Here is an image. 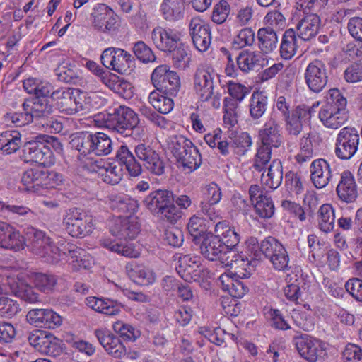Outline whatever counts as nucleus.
I'll return each instance as SVG.
<instances>
[{
  "instance_id": "f257e3e1",
  "label": "nucleus",
  "mask_w": 362,
  "mask_h": 362,
  "mask_svg": "<svg viewBox=\"0 0 362 362\" xmlns=\"http://www.w3.org/2000/svg\"><path fill=\"white\" fill-rule=\"evenodd\" d=\"M133 153L127 145H122L117 151L116 158L121 165H124L128 173L137 177L143 169L139 160L151 173L156 175L164 174L165 164L158 152L151 145L140 142L134 148Z\"/></svg>"
},
{
  "instance_id": "f03ea898",
  "label": "nucleus",
  "mask_w": 362,
  "mask_h": 362,
  "mask_svg": "<svg viewBox=\"0 0 362 362\" xmlns=\"http://www.w3.org/2000/svg\"><path fill=\"white\" fill-rule=\"evenodd\" d=\"M26 246L35 255L45 259L49 264L57 263L63 255L69 254L76 257V262L81 258L84 250L68 243L62 249L52 245L50 238L33 227H28L24 236V247Z\"/></svg>"
},
{
  "instance_id": "7ed1b4c3",
  "label": "nucleus",
  "mask_w": 362,
  "mask_h": 362,
  "mask_svg": "<svg viewBox=\"0 0 362 362\" xmlns=\"http://www.w3.org/2000/svg\"><path fill=\"white\" fill-rule=\"evenodd\" d=\"M346 105V98L340 90L338 88H331L327 93L325 103L318 113L320 122L328 129L340 128L348 119Z\"/></svg>"
},
{
  "instance_id": "20e7f679",
  "label": "nucleus",
  "mask_w": 362,
  "mask_h": 362,
  "mask_svg": "<svg viewBox=\"0 0 362 362\" xmlns=\"http://www.w3.org/2000/svg\"><path fill=\"white\" fill-rule=\"evenodd\" d=\"M70 144L72 148L84 155L93 153L99 156H107L113 150L111 138L100 132L78 133L72 138Z\"/></svg>"
},
{
  "instance_id": "39448f33",
  "label": "nucleus",
  "mask_w": 362,
  "mask_h": 362,
  "mask_svg": "<svg viewBox=\"0 0 362 362\" xmlns=\"http://www.w3.org/2000/svg\"><path fill=\"white\" fill-rule=\"evenodd\" d=\"M167 145L168 150L184 168L192 172L200 167L201 154L189 139L181 135H173L168 138Z\"/></svg>"
},
{
  "instance_id": "423d86ee",
  "label": "nucleus",
  "mask_w": 362,
  "mask_h": 362,
  "mask_svg": "<svg viewBox=\"0 0 362 362\" xmlns=\"http://www.w3.org/2000/svg\"><path fill=\"white\" fill-rule=\"evenodd\" d=\"M247 247L257 248L269 260L275 270L286 272L290 269L288 253L283 244L274 237L269 236L260 244L256 238L251 237L246 242Z\"/></svg>"
},
{
  "instance_id": "0eeeda50",
  "label": "nucleus",
  "mask_w": 362,
  "mask_h": 362,
  "mask_svg": "<svg viewBox=\"0 0 362 362\" xmlns=\"http://www.w3.org/2000/svg\"><path fill=\"white\" fill-rule=\"evenodd\" d=\"M102 127L124 136H129L139 123L137 114L130 107L119 105L102 115Z\"/></svg>"
},
{
  "instance_id": "6e6552de",
  "label": "nucleus",
  "mask_w": 362,
  "mask_h": 362,
  "mask_svg": "<svg viewBox=\"0 0 362 362\" xmlns=\"http://www.w3.org/2000/svg\"><path fill=\"white\" fill-rule=\"evenodd\" d=\"M24 103V125L35 122L36 125L44 129L45 132L56 134L63 129V124L60 121L53 117H49L52 112V107L47 103H36L31 106Z\"/></svg>"
},
{
  "instance_id": "1a4fd4ad",
  "label": "nucleus",
  "mask_w": 362,
  "mask_h": 362,
  "mask_svg": "<svg viewBox=\"0 0 362 362\" xmlns=\"http://www.w3.org/2000/svg\"><path fill=\"white\" fill-rule=\"evenodd\" d=\"M63 223L66 232L76 238L86 236L93 228V218L76 208L69 209Z\"/></svg>"
},
{
  "instance_id": "9d476101",
  "label": "nucleus",
  "mask_w": 362,
  "mask_h": 362,
  "mask_svg": "<svg viewBox=\"0 0 362 362\" xmlns=\"http://www.w3.org/2000/svg\"><path fill=\"white\" fill-rule=\"evenodd\" d=\"M104 66L119 74H127L132 71L133 58L127 51L115 47L106 48L100 56Z\"/></svg>"
},
{
  "instance_id": "9b49d317",
  "label": "nucleus",
  "mask_w": 362,
  "mask_h": 362,
  "mask_svg": "<svg viewBox=\"0 0 362 362\" xmlns=\"http://www.w3.org/2000/svg\"><path fill=\"white\" fill-rule=\"evenodd\" d=\"M151 81L157 90L170 96L177 95L180 89L177 74L170 71L167 65L157 66L151 74Z\"/></svg>"
},
{
  "instance_id": "f8f14e48",
  "label": "nucleus",
  "mask_w": 362,
  "mask_h": 362,
  "mask_svg": "<svg viewBox=\"0 0 362 362\" xmlns=\"http://www.w3.org/2000/svg\"><path fill=\"white\" fill-rule=\"evenodd\" d=\"M216 75L214 69L208 64H201L197 68L194 75V88L202 101L208 102L213 95Z\"/></svg>"
},
{
  "instance_id": "ddd939ff",
  "label": "nucleus",
  "mask_w": 362,
  "mask_h": 362,
  "mask_svg": "<svg viewBox=\"0 0 362 362\" xmlns=\"http://www.w3.org/2000/svg\"><path fill=\"white\" fill-rule=\"evenodd\" d=\"M359 143L358 131L353 127L341 129L335 144L336 156L342 160H348L356 153Z\"/></svg>"
},
{
  "instance_id": "4468645a",
  "label": "nucleus",
  "mask_w": 362,
  "mask_h": 362,
  "mask_svg": "<svg viewBox=\"0 0 362 362\" xmlns=\"http://www.w3.org/2000/svg\"><path fill=\"white\" fill-rule=\"evenodd\" d=\"M305 83L313 93L321 92L328 81L327 70L325 64L319 59L310 62L304 72Z\"/></svg>"
},
{
  "instance_id": "2eb2a0df",
  "label": "nucleus",
  "mask_w": 362,
  "mask_h": 362,
  "mask_svg": "<svg viewBox=\"0 0 362 362\" xmlns=\"http://www.w3.org/2000/svg\"><path fill=\"white\" fill-rule=\"evenodd\" d=\"M53 153L44 142L30 140L24 142V163L29 162L47 165L53 163Z\"/></svg>"
},
{
  "instance_id": "dca6fc26",
  "label": "nucleus",
  "mask_w": 362,
  "mask_h": 362,
  "mask_svg": "<svg viewBox=\"0 0 362 362\" xmlns=\"http://www.w3.org/2000/svg\"><path fill=\"white\" fill-rule=\"evenodd\" d=\"M189 34L194 47L200 52H204L211 43V28L203 19L192 18L189 23Z\"/></svg>"
},
{
  "instance_id": "f3484780",
  "label": "nucleus",
  "mask_w": 362,
  "mask_h": 362,
  "mask_svg": "<svg viewBox=\"0 0 362 362\" xmlns=\"http://www.w3.org/2000/svg\"><path fill=\"white\" fill-rule=\"evenodd\" d=\"M300 355L310 362H316L324 351L322 342L308 334H300L293 339Z\"/></svg>"
},
{
  "instance_id": "a211bd4d",
  "label": "nucleus",
  "mask_w": 362,
  "mask_h": 362,
  "mask_svg": "<svg viewBox=\"0 0 362 362\" xmlns=\"http://www.w3.org/2000/svg\"><path fill=\"white\" fill-rule=\"evenodd\" d=\"M28 341L36 351L43 354L56 356L62 351L58 339L40 329L30 332Z\"/></svg>"
},
{
  "instance_id": "6ab92c4d",
  "label": "nucleus",
  "mask_w": 362,
  "mask_h": 362,
  "mask_svg": "<svg viewBox=\"0 0 362 362\" xmlns=\"http://www.w3.org/2000/svg\"><path fill=\"white\" fill-rule=\"evenodd\" d=\"M110 232L121 239H134L140 231L137 218L134 216H117L110 223Z\"/></svg>"
},
{
  "instance_id": "aec40b11",
  "label": "nucleus",
  "mask_w": 362,
  "mask_h": 362,
  "mask_svg": "<svg viewBox=\"0 0 362 362\" xmlns=\"http://www.w3.org/2000/svg\"><path fill=\"white\" fill-rule=\"evenodd\" d=\"M52 86L47 82H43L35 78H28L24 80V90L31 95L29 98H24V103H28L30 107L35 106L36 103H47L45 98L52 91ZM28 107V111H30Z\"/></svg>"
},
{
  "instance_id": "412c9836",
  "label": "nucleus",
  "mask_w": 362,
  "mask_h": 362,
  "mask_svg": "<svg viewBox=\"0 0 362 362\" xmlns=\"http://www.w3.org/2000/svg\"><path fill=\"white\" fill-rule=\"evenodd\" d=\"M151 39L158 49L168 52L180 44L181 34L175 29L158 26L153 29Z\"/></svg>"
},
{
  "instance_id": "4be33fe9",
  "label": "nucleus",
  "mask_w": 362,
  "mask_h": 362,
  "mask_svg": "<svg viewBox=\"0 0 362 362\" xmlns=\"http://www.w3.org/2000/svg\"><path fill=\"white\" fill-rule=\"evenodd\" d=\"M90 16L93 27L98 31L106 33L115 28L116 15L112 9L104 4L95 6Z\"/></svg>"
},
{
  "instance_id": "5701e85b",
  "label": "nucleus",
  "mask_w": 362,
  "mask_h": 362,
  "mask_svg": "<svg viewBox=\"0 0 362 362\" xmlns=\"http://www.w3.org/2000/svg\"><path fill=\"white\" fill-rule=\"evenodd\" d=\"M100 344L105 351L115 358H122L125 354V346L119 337L107 329H97L94 332Z\"/></svg>"
},
{
  "instance_id": "b1692460",
  "label": "nucleus",
  "mask_w": 362,
  "mask_h": 362,
  "mask_svg": "<svg viewBox=\"0 0 362 362\" xmlns=\"http://www.w3.org/2000/svg\"><path fill=\"white\" fill-rule=\"evenodd\" d=\"M321 25L320 16L315 13H305L296 25V34L304 41L310 40L318 33Z\"/></svg>"
},
{
  "instance_id": "393cba45",
  "label": "nucleus",
  "mask_w": 362,
  "mask_h": 362,
  "mask_svg": "<svg viewBox=\"0 0 362 362\" xmlns=\"http://www.w3.org/2000/svg\"><path fill=\"white\" fill-rule=\"evenodd\" d=\"M43 170L38 165L24 166V192L28 194H45L46 189L40 187Z\"/></svg>"
},
{
  "instance_id": "a878e982",
  "label": "nucleus",
  "mask_w": 362,
  "mask_h": 362,
  "mask_svg": "<svg viewBox=\"0 0 362 362\" xmlns=\"http://www.w3.org/2000/svg\"><path fill=\"white\" fill-rule=\"evenodd\" d=\"M310 171L312 182L317 189L325 187L332 176L330 165L322 158L313 160L310 165Z\"/></svg>"
},
{
  "instance_id": "bb28decb",
  "label": "nucleus",
  "mask_w": 362,
  "mask_h": 362,
  "mask_svg": "<svg viewBox=\"0 0 362 362\" xmlns=\"http://www.w3.org/2000/svg\"><path fill=\"white\" fill-rule=\"evenodd\" d=\"M336 191L339 199L345 203H352L356 200L357 185L351 172L346 170L341 174Z\"/></svg>"
},
{
  "instance_id": "cd10ccee",
  "label": "nucleus",
  "mask_w": 362,
  "mask_h": 362,
  "mask_svg": "<svg viewBox=\"0 0 362 362\" xmlns=\"http://www.w3.org/2000/svg\"><path fill=\"white\" fill-rule=\"evenodd\" d=\"M174 201L172 192L158 189L151 192L144 200L145 206L154 215H157L171 202Z\"/></svg>"
},
{
  "instance_id": "c85d7f7f",
  "label": "nucleus",
  "mask_w": 362,
  "mask_h": 362,
  "mask_svg": "<svg viewBox=\"0 0 362 362\" xmlns=\"http://www.w3.org/2000/svg\"><path fill=\"white\" fill-rule=\"evenodd\" d=\"M28 281L42 292L49 293L54 291L58 278L52 274L37 272L31 269H24Z\"/></svg>"
},
{
  "instance_id": "c756f323",
  "label": "nucleus",
  "mask_w": 362,
  "mask_h": 362,
  "mask_svg": "<svg viewBox=\"0 0 362 362\" xmlns=\"http://www.w3.org/2000/svg\"><path fill=\"white\" fill-rule=\"evenodd\" d=\"M75 93H77V89L60 88L52 90L50 95L56 101V106L60 112L71 115H74Z\"/></svg>"
},
{
  "instance_id": "7c9ffc66",
  "label": "nucleus",
  "mask_w": 362,
  "mask_h": 362,
  "mask_svg": "<svg viewBox=\"0 0 362 362\" xmlns=\"http://www.w3.org/2000/svg\"><path fill=\"white\" fill-rule=\"evenodd\" d=\"M259 136L261 145L272 148H279L282 144V136L280 134L279 126L272 119L267 122L264 127L259 130Z\"/></svg>"
},
{
  "instance_id": "2f4dec72",
  "label": "nucleus",
  "mask_w": 362,
  "mask_h": 362,
  "mask_svg": "<svg viewBox=\"0 0 362 362\" xmlns=\"http://www.w3.org/2000/svg\"><path fill=\"white\" fill-rule=\"evenodd\" d=\"M95 169L101 180L107 184L114 185L118 184L122 179L123 172L120 165L106 161H97Z\"/></svg>"
},
{
  "instance_id": "473e14b6",
  "label": "nucleus",
  "mask_w": 362,
  "mask_h": 362,
  "mask_svg": "<svg viewBox=\"0 0 362 362\" xmlns=\"http://www.w3.org/2000/svg\"><path fill=\"white\" fill-rule=\"evenodd\" d=\"M125 269L128 276L137 284L148 285L155 281L153 272L135 260L128 262Z\"/></svg>"
},
{
  "instance_id": "72a5a7b5",
  "label": "nucleus",
  "mask_w": 362,
  "mask_h": 362,
  "mask_svg": "<svg viewBox=\"0 0 362 362\" xmlns=\"http://www.w3.org/2000/svg\"><path fill=\"white\" fill-rule=\"evenodd\" d=\"M74 114L80 112H88L91 109H98L104 105L105 99L95 93H82L77 89L75 93Z\"/></svg>"
},
{
  "instance_id": "f704fd0d",
  "label": "nucleus",
  "mask_w": 362,
  "mask_h": 362,
  "mask_svg": "<svg viewBox=\"0 0 362 362\" xmlns=\"http://www.w3.org/2000/svg\"><path fill=\"white\" fill-rule=\"evenodd\" d=\"M202 238L199 247L200 252L205 258L210 261L218 260L223 250L227 249L216 235H206Z\"/></svg>"
},
{
  "instance_id": "c9c22d12",
  "label": "nucleus",
  "mask_w": 362,
  "mask_h": 362,
  "mask_svg": "<svg viewBox=\"0 0 362 362\" xmlns=\"http://www.w3.org/2000/svg\"><path fill=\"white\" fill-rule=\"evenodd\" d=\"M0 247L16 251L23 249L19 231H16L9 224L2 221H0Z\"/></svg>"
},
{
  "instance_id": "e433bc0d",
  "label": "nucleus",
  "mask_w": 362,
  "mask_h": 362,
  "mask_svg": "<svg viewBox=\"0 0 362 362\" xmlns=\"http://www.w3.org/2000/svg\"><path fill=\"white\" fill-rule=\"evenodd\" d=\"M247 248L252 253H254V257L249 259L240 255V257H237L238 259L233 263V273L235 277L238 279L249 278L255 270L257 264L256 259L259 257V252L257 248L252 250V245L250 247H247Z\"/></svg>"
},
{
  "instance_id": "4c0bfd02",
  "label": "nucleus",
  "mask_w": 362,
  "mask_h": 362,
  "mask_svg": "<svg viewBox=\"0 0 362 362\" xmlns=\"http://www.w3.org/2000/svg\"><path fill=\"white\" fill-rule=\"evenodd\" d=\"M267 173L261 176L262 183L269 189L278 188L283 180V166L279 159H274L266 168Z\"/></svg>"
},
{
  "instance_id": "58836bf2",
  "label": "nucleus",
  "mask_w": 362,
  "mask_h": 362,
  "mask_svg": "<svg viewBox=\"0 0 362 362\" xmlns=\"http://www.w3.org/2000/svg\"><path fill=\"white\" fill-rule=\"evenodd\" d=\"M86 303L93 310L106 315H116L121 311L120 305L110 299L90 296L86 298Z\"/></svg>"
},
{
  "instance_id": "ea45409f",
  "label": "nucleus",
  "mask_w": 362,
  "mask_h": 362,
  "mask_svg": "<svg viewBox=\"0 0 362 362\" xmlns=\"http://www.w3.org/2000/svg\"><path fill=\"white\" fill-rule=\"evenodd\" d=\"M214 232L226 247L234 248L240 242L239 234L226 221H218L215 225Z\"/></svg>"
},
{
  "instance_id": "a19ab883",
  "label": "nucleus",
  "mask_w": 362,
  "mask_h": 362,
  "mask_svg": "<svg viewBox=\"0 0 362 362\" xmlns=\"http://www.w3.org/2000/svg\"><path fill=\"white\" fill-rule=\"evenodd\" d=\"M160 11L165 20L170 22L177 21L183 18L185 3L183 0H163Z\"/></svg>"
},
{
  "instance_id": "79ce46f5",
  "label": "nucleus",
  "mask_w": 362,
  "mask_h": 362,
  "mask_svg": "<svg viewBox=\"0 0 362 362\" xmlns=\"http://www.w3.org/2000/svg\"><path fill=\"white\" fill-rule=\"evenodd\" d=\"M200 265V257L192 255H182L178 258V266L176 267L177 272L185 281L190 280L192 273L196 271Z\"/></svg>"
},
{
  "instance_id": "37998d69",
  "label": "nucleus",
  "mask_w": 362,
  "mask_h": 362,
  "mask_svg": "<svg viewBox=\"0 0 362 362\" xmlns=\"http://www.w3.org/2000/svg\"><path fill=\"white\" fill-rule=\"evenodd\" d=\"M258 47L264 54L272 53L277 47L278 38L276 32L270 28H262L257 31Z\"/></svg>"
},
{
  "instance_id": "c03bdc74",
  "label": "nucleus",
  "mask_w": 362,
  "mask_h": 362,
  "mask_svg": "<svg viewBox=\"0 0 362 362\" xmlns=\"http://www.w3.org/2000/svg\"><path fill=\"white\" fill-rule=\"evenodd\" d=\"M298 37L293 29H288L285 31L280 45V55L284 59H291L296 53Z\"/></svg>"
},
{
  "instance_id": "a18cd8bd",
  "label": "nucleus",
  "mask_w": 362,
  "mask_h": 362,
  "mask_svg": "<svg viewBox=\"0 0 362 362\" xmlns=\"http://www.w3.org/2000/svg\"><path fill=\"white\" fill-rule=\"evenodd\" d=\"M100 245L110 251L116 252L127 257H137L139 252L135 250L133 245L131 243H119L116 241H112L109 238H101L100 240Z\"/></svg>"
},
{
  "instance_id": "49530a36",
  "label": "nucleus",
  "mask_w": 362,
  "mask_h": 362,
  "mask_svg": "<svg viewBox=\"0 0 362 362\" xmlns=\"http://www.w3.org/2000/svg\"><path fill=\"white\" fill-rule=\"evenodd\" d=\"M334 210L330 204H322L317 213L319 229L324 233L331 232L334 227Z\"/></svg>"
},
{
  "instance_id": "de8ad7c7",
  "label": "nucleus",
  "mask_w": 362,
  "mask_h": 362,
  "mask_svg": "<svg viewBox=\"0 0 362 362\" xmlns=\"http://www.w3.org/2000/svg\"><path fill=\"white\" fill-rule=\"evenodd\" d=\"M204 141L211 148H217L222 156H228L230 152V143L222 138V131L216 129L211 133L204 136Z\"/></svg>"
},
{
  "instance_id": "09e8293b",
  "label": "nucleus",
  "mask_w": 362,
  "mask_h": 362,
  "mask_svg": "<svg viewBox=\"0 0 362 362\" xmlns=\"http://www.w3.org/2000/svg\"><path fill=\"white\" fill-rule=\"evenodd\" d=\"M267 97L263 93L254 92L250 100V115L253 119H259L267 109Z\"/></svg>"
},
{
  "instance_id": "8fccbe9b",
  "label": "nucleus",
  "mask_w": 362,
  "mask_h": 362,
  "mask_svg": "<svg viewBox=\"0 0 362 362\" xmlns=\"http://www.w3.org/2000/svg\"><path fill=\"white\" fill-rule=\"evenodd\" d=\"M148 101L161 114L170 112L174 106L173 100L170 98L161 95L157 90L150 93Z\"/></svg>"
},
{
  "instance_id": "3c124183",
  "label": "nucleus",
  "mask_w": 362,
  "mask_h": 362,
  "mask_svg": "<svg viewBox=\"0 0 362 362\" xmlns=\"http://www.w3.org/2000/svg\"><path fill=\"white\" fill-rule=\"evenodd\" d=\"M64 182L65 179L62 174L53 170H43L40 187L46 189V192L45 194H39V196H48L50 189L64 185Z\"/></svg>"
},
{
  "instance_id": "603ef678",
  "label": "nucleus",
  "mask_w": 362,
  "mask_h": 362,
  "mask_svg": "<svg viewBox=\"0 0 362 362\" xmlns=\"http://www.w3.org/2000/svg\"><path fill=\"white\" fill-rule=\"evenodd\" d=\"M258 54L249 50L241 51L235 58L237 66L243 73H248L254 69L258 62Z\"/></svg>"
},
{
  "instance_id": "864d4df0",
  "label": "nucleus",
  "mask_w": 362,
  "mask_h": 362,
  "mask_svg": "<svg viewBox=\"0 0 362 362\" xmlns=\"http://www.w3.org/2000/svg\"><path fill=\"white\" fill-rule=\"evenodd\" d=\"M101 81L111 90L122 94V90L131 89V85L126 81L119 79L116 75L107 71V74H105L101 78Z\"/></svg>"
},
{
  "instance_id": "5fc2aeb1",
  "label": "nucleus",
  "mask_w": 362,
  "mask_h": 362,
  "mask_svg": "<svg viewBox=\"0 0 362 362\" xmlns=\"http://www.w3.org/2000/svg\"><path fill=\"white\" fill-rule=\"evenodd\" d=\"M188 47L185 45L182 41L177 45L176 47L168 52L172 54V59L174 65L178 68H185L189 59Z\"/></svg>"
},
{
  "instance_id": "6e6d98bb",
  "label": "nucleus",
  "mask_w": 362,
  "mask_h": 362,
  "mask_svg": "<svg viewBox=\"0 0 362 362\" xmlns=\"http://www.w3.org/2000/svg\"><path fill=\"white\" fill-rule=\"evenodd\" d=\"M252 144L251 138L247 133L242 132L234 136L230 142V148L234 153L244 155Z\"/></svg>"
},
{
  "instance_id": "4d7b16f0",
  "label": "nucleus",
  "mask_w": 362,
  "mask_h": 362,
  "mask_svg": "<svg viewBox=\"0 0 362 362\" xmlns=\"http://www.w3.org/2000/svg\"><path fill=\"white\" fill-rule=\"evenodd\" d=\"M113 329L124 340L134 341L140 336V331L129 324L117 321L112 325Z\"/></svg>"
},
{
  "instance_id": "13d9d810",
  "label": "nucleus",
  "mask_w": 362,
  "mask_h": 362,
  "mask_svg": "<svg viewBox=\"0 0 362 362\" xmlns=\"http://www.w3.org/2000/svg\"><path fill=\"white\" fill-rule=\"evenodd\" d=\"M313 158V149L311 139L309 136H303L300 139V151L295 156L296 162L299 164L309 162Z\"/></svg>"
},
{
  "instance_id": "bf43d9fd",
  "label": "nucleus",
  "mask_w": 362,
  "mask_h": 362,
  "mask_svg": "<svg viewBox=\"0 0 362 362\" xmlns=\"http://www.w3.org/2000/svg\"><path fill=\"white\" fill-rule=\"evenodd\" d=\"M237 107L238 103L230 98L224 99V116L223 122L228 128L234 127L237 122Z\"/></svg>"
},
{
  "instance_id": "052dcab7",
  "label": "nucleus",
  "mask_w": 362,
  "mask_h": 362,
  "mask_svg": "<svg viewBox=\"0 0 362 362\" xmlns=\"http://www.w3.org/2000/svg\"><path fill=\"white\" fill-rule=\"evenodd\" d=\"M272 148L260 145L257 148L252 167L259 172L266 170L267 165L271 161Z\"/></svg>"
},
{
  "instance_id": "680f3d73",
  "label": "nucleus",
  "mask_w": 362,
  "mask_h": 362,
  "mask_svg": "<svg viewBox=\"0 0 362 362\" xmlns=\"http://www.w3.org/2000/svg\"><path fill=\"white\" fill-rule=\"evenodd\" d=\"M132 50L136 58L143 63L153 62L156 60L152 49L143 41L135 42Z\"/></svg>"
},
{
  "instance_id": "e2e57ef3",
  "label": "nucleus",
  "mask_w": 362,
  "mask_h": 362,
  "mask_svg": "<svg viewBox=\"0 0 362 362\" xmlns=\"http://www.w3.org/2000/svg\"><path fill=\"white\" fill-rule=\"evenodd\" d=\"M256 214L262 218H269L274 213V205L270 197L257 200L254 206Z\"/></svg>"
},
{
  "instance_id": "0e129e2a",
  "label": "nucleus",
  "mask_w": 362,
  "mask_h": 362,
  "mask_svg": "<svg viewBox=\"0 0 362 362\" xmlns=\"http://www.w3.org/2000/svg\"><path fill=\"white\" fill-rule=\"evenodd\" d=\"M255 32L250 28H245L240 30L233 40V45L235 48L240 49L251 46L255 42Z\"/></svg>"
},
{
  "instance_id": "69168bd1",
  "label": "nucleus",
  "mask_w": 362,
  "mask_h": 362,
  "mask_svg": "<svg viewBox=\"0 0 362 362\" xmlns=\"http://www.w3.org/2000/svg\"><path fill=\"white\" fill-rule=\"evenodd\" d=\"M221 187L216 183L211 182L204 188L203 200L201 202L216 204L221 201Z\"/></svg>"
},
{
  "instance_id": "338daca9",
  "label": "nucleus",
  "mask_w": 362,
  "mask_h": 362,
  "mask_svg": "<svg viewBox=\"0 0 362 362\" xmlns=\"http://www.w3.org/2000/svg\"><path fill=\"white\" fill-rule=\"evenodd\" d=\"M112 207L117 209L119 211L132 214L137 211L138 204L134 199L119 196L112 201Z\"/></svg>"
},
{
  "instance_id": "774afa93",
  "label": "nucleus",
  "mask_w": 362,
  "mask_h": 362,
  "mask_svg": "<svg viewBox=\"0 0 362 362\" xmlns=\"http://www.w3.org/2000/svg\"><path fill=\"white\" fill-rule=\"evenodd\" d=\"M319 102H315L311 106L298 105L293 110L291 115L303 123L307 122L316 112L315 109L319 106Z\"/></svg>"
}]
</instances>
